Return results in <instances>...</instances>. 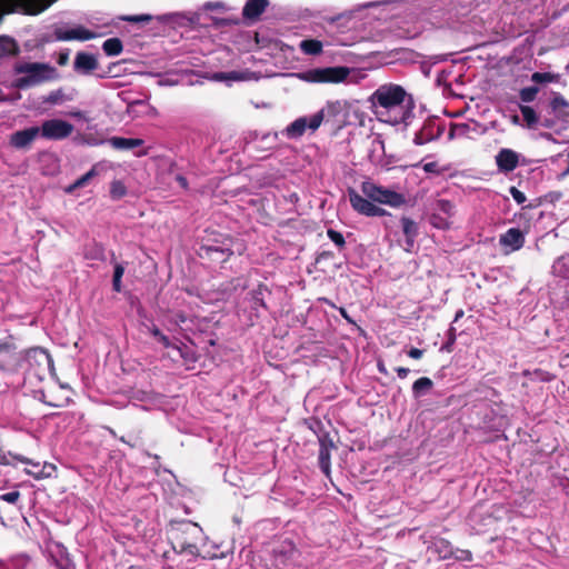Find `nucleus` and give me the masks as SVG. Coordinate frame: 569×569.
I'll return each instance as SVG.
<instances>
[{
	"mask_svg": "<svg viewBox=\"0 0 569 569\" xmlns=\"http://www.w3.org/2000/svg\"><path fill=\"white\" fill-rule=\"evenodd\" d=\"M73 68L83 74H90L98 68V60L96 56L91 53L79 52L76 57Z\"/></svg>",
	"mask_w": 569,
	"mask_h": 569,
	"instance_id": "412c9836",
	"label": "nucleus"
},
{
	"mask_svg": "<svg viewBox=\"0 0 569 569\" xmlns=\"http://www.w3.org/2000/svg\"><path fill=\"white\" fill-rule=\"evenodd\" d=\"M123 21L128 22H148L152 19L149 14H136V16H123L120 18Z\"/></svg>",
	"mask_w": 569,
	"mask_h": 569,
	"instance_id": "a18cd8bd",
	"label": "nucleus"
},
{
	"mask_svg": "<svg viewBox=\"0 0 569 569\" xmlns=\"http://www.w3.org/2000/svg\"><path fill=\"white\" fill-rule=\"evenodd\" d=\"M97 173H98V166H94L82 178H80L76 182H73V189L84 186L87 183V181L89 179H91L93 176H96Z\"/></svg>",
	"mask_w": 569,
	"mask_h": 569,
	"instance_id": "37998d69",
	"label": "nucleus"
},
{
	"mask_svg": "<svg viewBox=\"0 0 569 569\" xmlns=\"http://www.w3.org/2000/svg\"><path fill=\"white\" fill-rule=\"evenodd\" d=\"M177 181L179 182V184L182 187V188H187L188 187V182H187V179L182 176H178L177 177Z\"/></svg>",
	"mask_w": 569,
	"mask_h": 569,
	"instance_id": "052dcab7",
	"label": "nucleus"
},
{
	"mask_svg": "<svg viewBox=\"0 0 569 569\" xmlns=\"http://www.w3.org/2000/svg\"><path fill=\"white\" fill-rule=\"evenodd\" d=\"M433 383L431 379L427 377L419 378L415 381L412 386V392L416 398L421 397L422 395L427 393L431 388Z\"/></svg>",
	"mask_w": 569,
	"mask_h": 569,
	"instance_id": "cd10ccee",
	"label": "nucleus"
},
{
	"mask_svg": "<svg viewBox=\"0 0 569 569\" xmlns=\"http://www.w3.org/2000/svg\"><path fill=\"white\" fill-rule=\"evenodd\" d=\"M368 103L376 119L390 126H408L413 118V99L400 84L379 86L368 98Z\"/></svg>",
	"mask_w": 569,
	"mask_h": 569,
	"instance_id": "f257e3e1",
	"label": "nucleus"
},
{
	"mask_svg": "<svg viewBox=\"0 0 569 569\" xmlns=\"http://www.w3.org/2000/svg\"><path fill=\"white\" fill-rule=\"evenodd\" d=\"M332 448V441L320 439L319 466L326 476L330 475V451Z\"/></svg>",
	"mask_w": 569,
	"mask_h": 569,
	"instance_id": "5701e85b",
	"label": "nucleus"
},
{
	"mask_svg": "<svg viewBox=\"0 0 569 569\" xmlns=\"http://www.w3.org/2000/svg\"><path fill=\"white\" fill-rule=\"evenodd\" d=\"M555 276L569 279V256L559 257L552 264Z\"/></svg>",
	"mask_w": 569,
	"mask_h": 569,
	"instance_id": "a878e982",
	"label": "nucleus"
},
{
	"mask_svg": "<svg viewBox=\"0 0 569 569\" xmlns=\"http://www.w3.org/2000/svg\"><path fill=\"white\" fill-rule=\"evenodd\" d=\"M71 132V124L63 120L52 119L44 121L40 128V134L46 139H62Z\"/></svg>",
	"mask_w": 569,
	"mask_h": 569,
	"instance_id": "f8f14e48",
	"label": "nucleus"
},
{
	"mask_svg": "<svg viewBox=\"0 0 569 569\" xmlns=\"http://www.w3.org/2000/svg\"><path fill=\"white\" fill-rule=\"evenodd\" d=\"M112 284L117 292L121 291V279L113 278Z\"/></svg>",
	"mask_w": 569,
	"mask_h": 569,
	"instance_id": "4d7b16f0",
	"label": "nucleus"
},
{
	"mask_svg": "<svg viewBox=\"0 0 569 569\" xmlns=\"http://www.w3.org/2000/svg\"><path fill=\"white\" fill-rule=\"evenodd\" d=\"M56 0H0V16L21 11L38 14L49 8Z\"/></svg>",
	"mask_w": 569,
	"mask_h": 569,
	"instance_id": "423d86ee",
	"label": "nucleus"
},
{
	"mask_svg": "<svg viewBox=\"0 0 569 569\" xmlns=\"http://www.w3.org/2000/svg\"><path fill=\"white\" fill-rule=\"evenodd\" d=\"M16 43L9 37H0V58L14 53Z\"/></svg>",
	"mask_w": 569,
	"mask_h": 569,
	"instance_id": "f704fd0d",
	"label": "nucleus"
},
{
	"mask_svg": "<svg viewBox=\"0 0 569 569\" xmlns=\"http://www.w3.org/2000/svg\"><path fill=\"white\" fill-rule=\"evenodd\" d=\"M327 234H328V238L336 244L338 246L339 248L343 247L345 246V238L343 236L336 231V230H332V229H329L327 231Z\"/></svg>",
	"mask_w": 569,
	"mask_h": 569,
	"instance_id": "c03bdc74",
	"label": "nucleus"
},
{
	"mask_svg": "<svg viewBox=\"0 0 569 569\" xmlns=\"http://www.w3.org/2000/svg\"><path fill=\"white\" fill-rule=\"evenodd\" d=\"M147 153H148L147 150H139L138 152H136V156L142 157V156H146Z\"/></svg>",
	"mask_w": 569,
	"mask_h": 569,
	"instance_id": "338daca9",
	"label": "nucleus"
},
{
	"mask_svg": "<svg viewBox=\"0 0 569 569\" xmlns=\"http://www.w3.org/2000/svg\"><path fill=\"white\" fill-rule=\"evenodd\" d=\"M211 80L217 82H226L230 84L231 82L236 81H250V80H257L258 77L254 72H251L249 70L244 71H229V72H216L210 77Z\"/></svg>",
	"mask_w": 569,
	"mask_h": 569,
	"instance_id": "a211bd4d",
	"label": "nucleus"
},
{
	"mask_svg": "<svg viewBox=\"0 0 569 569\" xmlns=\"http://www.w3.org/2000/svg\"><path fill=\"white\" fill-rule=\"evenodd\" d=\"M186 321V318L182 315H179L177 320L174 321L176 325L183 323Z\"/></svg>",
	"mask_w": 569,
	"mask_h": 569,
	"instance_id": "0e129e2a",
	"label": "nucleus"
},
{
	"mask_svg": "<svg viewBox=\"0 0 569 569\" xmlns=\"http://www.w3.org/2000/svg\"><path fill=\"white\" fill-rule=\"evenodd\" d=\"M496 163L500 171H513L519 163V156L511 149H501L496 156Z\"/></svg>",
	"mask_w": 569,
	"mask_h": 569,
	"instance_id": "6ab92c4d",
	"label": "nucleus"
},
{
	"mask_svg": "<svg viewBox=\"0 0 569 569\" xmlns=\"http://www.w3.org/2000/svg\"><path fill=\"white\" fill-rule=\"evenodd\" d=\"M93 33L82 27H73V40H89Z\"/></svg>",
	"mask_w": 569,
	"mask_h": 569,
	"instance_id": "ea45409f",
	"label": "nucleus"
},
{
	"mask_svg": "<svg viewBox=\"0 0 569 569\" xmlns=\"http://www.w3.org/2000/svg\"><path fill=\"white\" fill-rule=\"evenodd\" d=\"M300 49L306 54H318L322 50V43L320 41L313 40V39L302 40L300 43Z\"/></svg>",
	"mask_w": 569,
	"mask_h": 569,
	"instance_id": "2f4dec72",
	"label": "nucleus"
},
{
	"mask_svg": "<svg viewBox=\"0 0 569 569\" xmlns=\"http://www.w3.org/2000/svg\"><path fill=\"white\" fill-rule=\"evenodd\" d=\"M408 356L412 359H420L423 356V350L418 348H411L408 351Z\"/></svg>",
	"mask_w": 569,
	"mask_h": 569,
	"instance_id": "09e8293b",
	"label": "nucleus"
},
{
	"mask_svg": "<svg viewBox=\"0 0 569 569\" xmlns=\"http://www.w3.org/2000/svg\"><path fill=\"white\" fill-rule=\"evenodd\" d=\"M19 499H20V492L18 490H12V491L0 495V500L8 502L10 505H16Z\"/></svg>",
	"mask_w": 569,
	"mask_h": 569,
	"instance_id": "79ce46f5",
	"label": "nucleus"
},
{
	"mask_svg": "<svg viewBox=\"0 0 569 569\" xmlns=\"http://www.w3.org/2000/svg\"><path fill=\"white\" fill-rule=\"evenodd\" d=\"M22 463L26 465L24 472L36 480H42L47 478H51L56 475L57 468L54 465L49 462H40L33 461L24 457V461Z\"/></svg>",
	"mask_w": 569,
	"mask_h": 569,
	"instance_id": "4468645a",
	"label": "nucleus"
},
{
	"mask_svg": "<svg viewBox=\"0 0 569 569\" xmlns=\"http://www.w3.org/2000/svg\"><path fill=\"white\" fill-rule=\"evenodd\" d=\"M124 273V267L120 263L114 266L113 278L121 279Z\"/></svg>",
	"mask_w": 569,
	"mask_h": 569,
	"instance_id": "8fccbe9b",
	"label": "nucleus"
},
{
	"mask_svg": "<svg viewBox=\"0 0 569 569\" xmlns=\"http://www.w3.org/2000/svg\"><path fill=\"white\" fill-rule=\"evenodd\" d=\"M415 243V238H406V250L411 251Z\"/></svg>",
	"mask_w": 569,
	"mask_h": 569,
	"instance_id": "13d9d810",
	"label": "nucleus"
},
{
	"mask_svg": "<svg viewBox=\"0 0 569 569\" xmlns=\"http://www.w3.org/2000/svg\"><path fill=\"white\" fill-rule=\"evenodd\" d=\"M296 548L291 541H284L279 549L274 550L276 565L286 566L295 557Z\"/></svg>",
	"mask_w": 569,
	"mask_h": 569,
	"instance_id": "b1692460",
	"label": "nucleus"
},
{
	"mask_svg": "<svg viewBox=\"0 0 569 569\" xmlns=\"http://www.w3.org/2000/svg\"><path fill=\"white\" fill-rule=\"evenodd\" d=\"M460 560H471V552L468 550L461 551Z\"/></svg>",
	"mask_w": 569,
	"mask_h": 569,
	"instance_id": "bf43d9fd",
	"label": "nucleus"
},
{
	"mask_svg": "<svg viewBox=\"0 0 569 569\" xmlns=\"http://www.w3.org/2000/svg\"><path fill=\"white\" fill-rule=\"evenodd\" d=\"M57 38L59 40H70L71 39V30H66L62 33H58Z\"/></svg>",
	"mask_w": 569,
	"mask_h": 569,
	"instance_id": "603ef678",
	"label": "nucleus"
},
{
	"mask_svg": "<svg viewBox=\"0 0 569 569\" xmlns=\"http://www.w3.org/2000/svg\"><path fill=\"white\" fill-rule=\"evenodd\" d=\"M396 371H397L398 377L401 378V379H405L408 376V373H409V369L408 368H403V367H398L396 369Z\"/></svg>",
	"mask_w": 569,
	"mask_h": 569,
	"instance_id": "3c124183",
	"label": "nucleus"
},
{
	"mask_svg": "<svg viewBox=\"0 0 569 569\" xmlns=\"http://www.w3.org/2000/svg\"><path fill=\"white\" fill-rule=\"evenodd\" d=\"M422 169L427 173H440L439 166L436 161H430V162L423 163Z\"/></svg>",
	"mask_w": 569,
	"mask_h": 569,
	"instance_id": "de8ad7c7",
	"label": "nucleus"
},
{
	"mask_svg": "<svg viewBox=\"0 0 569 569\" xmlns=\"http://www.w3.org/2000/svg\"><path fill=\"white\" fill-rule=\"evenodd\" d=\"M102 49L107 56H118L122 51V42L118 38H110L103 42Z\"/></svg>",
	"mask_w": 569,
	"mask_h": 569,
	"instance_id": "c85d7f7f",
	"label": "nucleus"
},
{
	"mask_svg": "<svg viewBox=\"0 0 569 569\" xmlns=\"http://www.w3.org/2000/svg\"><path fill=\"white\" fill-rule=\"evenodd\" d=\"M390 2L389 0H386V1H377V2H368V3H365L362 4L361 7L362 8H370V7H376V6H379V4H382V3H388Z\"/></svg>",
	"mask_w": 569,
	"mask_h": 569,
	"instance_id": "5fc2aeb1",
	"label": "nucleus"
},
{
	"mask_svg": "<svg viewBox=\"0 0 569 569\" xmlns=\"http://www.w3.org/2000/svg\"><path fill=\"white\" fill-rule=\"evenodd\" d=\"M269 6V0H248L243 7L242 16L246 19H257Z\"/></svg>",
	"mask_w": 569,
	"mask_h": 569,
	"instance_id": "4be33fe9",
	"label": "nucleus"
},
{
	"mask_svg": "<svg viewBox=\"0 0 569 569\" xmlns=\"http://www.w3.org/2000/svg\"><path fill=\"white\" fill-rule=\"evenodd\" d=\"M567 158H568V164H567V169L563 170L559 176H558V179H563L566 178L567 176H569V152L567 153Z\"/></svg>",
	"mask_w": 569,
	"mask_h": 569,
	"instance_id": "6e6d98bb",
	"label": "nucleus"
},
{
	"mask_svg": "<svg viewBox=\"0 0 569 569\" xmlns=\"http://www.w3.org/2000/svg\"><path fill=\"white\" fill-rule=\"evenodd\" d=\"M538 92L539 89L537 87H527L520 90L519 97L522 102L529 103L536 99Z\"/></svg>",
	"mask_w": 569,
	"mask_h": 569,
	"instance_id": "e433bc0d",
	"label": "nucleus"
},
{
	"mask_svg": "<svg viewBox=\"0 0 569 569\" xmlns=\"http://www.w3.org/2000/svg\"><path fill=\"white\" fill-rule=\"evenodd\" d=\"M126 193H127V188L121 181H119V180L112 181L111 187H110V194H111L112 199H120L123 196H126Z\"/></svg>",
	"mask_w": 569,
	"mask_h": 569,
	"instance_id": "4c0bfd02",
	"label": "nucleus"
},
{
	"mask_svg": "<svg viewBox=\"0 0 569 569\" xmlns=\"http://www.w3.org/2000/svg\"><path fill=\"white\" fill-rule=\"evenodd\" d=\"M130 113L141 112L143 114L156 117L158 114L157 109L147 103L146 101H134L129 106Z\"/></svg>",
	"mask_w": 569,
	"mask_h": 569,
	"instance_id": "bb28decb",
	"label": "nucleus"
},
{
	"mask_svg": "<svg viewBox=\"0 0 569 569\" xmlns=\"http://www.w3.org/2000/svg\"><path fill=\"white\" fill-rule=\"evenodd\" d=\"M27 375L39 381L52 375L53 361L42 348H32L26 355Z\"/></svg>",
	"mask_w": 569,
	"mask_h": 569,
	"instance_id": "20e7f679",
	"label": "nucleus"
},
{
	"mask_svg": "<svg viewBox=\"0 0 569 569\" xmlns=\"http://www.w3.org/2000/svg\"><path fill=\"white\" fill-rule=\"evenodd\" d=\"M350 204L355 211L367 217H381L388 214V212L373 203L366 196L359 194L356 190L350 189L348 191Z\"/></svg>",
	"mask_w": 569,
	"mask_h": 569,
	"instance_id": "1a4fd4ad",
	"label": "nucleus"
},
{
	"mask_svg": "<svg viewBox=\"0 0 569 569\" xmlns=\"http://www.w3.org/2000/svg\"><path fill=\"white\" fill-rule=\"evenodd\" d=\"M361 192L371 201L392 208H399L406 203V198L402 193L378 186L369 180L361 183Z\"/></svg>",
	"mask_w": 569,
	"mask_h": 569,
	"instance_id": "39448f33",
	"label": "nucleus"
},
{
	"mask_svg": "<svg viewBox=\"0 0 569 569\" xmlns=\"http://www.w3.org/2000/svg\"><path fill=\"white\" fill-rule=\"evenodd\" d=\"M510 194L518 204H522L527 200L525 193L516 187L510 188Z\"/></svg>",
	"mask_w": 569,
	"mask_h": 569,
	"instance_id": "49530a36",
	"label": "nucleus"
},
{
	"mask_svg": "<svg viewBox=\"0 0 569 569\" xmlns=\"http://www.w3.org/2000/svg\"><path fill=\"white\" fill-rule=\"evenodd\" d=\"M455 214V206L449 200H438L435 212L430 217V223L437 229H449L452 224L451 218Z\"/></svg>",
	"mask_w": 569,
	"mask_h": 569,
	"instance_id": "9b49d317",
	"label": "nucleus"
},
{
	"mask_svg": "<svg viewBox=\"0 0 569 569\" xmlns=\"http://www.w3.org/2000/svg\"><path fill=\"white\" fill-rule=\"evenodd\" d=\"M550 106H551L552 110L558 111V110H560L562 108H567L568 107V102L566 101V99L561 94L557 93L551 99Z\"/></svg>",
	"mask_w": 569,
	"mask_h": 569,
	"instance_id": "a19ab883",
	"label": "nucleus"
},
{
	"mask_svg": "<svg viewBox=\"0 0 569 569\" xmlns=\"http://www.w3.org/2000/svg\"><path fill=\"white\" fill-rule=\"evenodd\" d=\"M320 126L321 114L313 113L310 117H300L296 119L283 130V134L289 139H298L303 136L307 129L313 132Z\"/></svg>",
	"mask_w": 569,
	"mask_h": 569,
	"instance_id": "9d476101",
	"label": "nucleus"
},
{
	"mask_svg": "<svg viewBox=\"0 0 569 569\" xmlns=\"http://www.w3.org/2000/svg\"><path fill=\"white\" fill-rule=\"evenodd\" d=\"M377 152L385 153V142L380 136L373 138L371 142V158L373 161Z\"/></svg>",
	"mask_w": 569,
	"mask_h": 569,
	"instance_id": "58836bf2",
	"label": "nucleus"
},
{
	"mask_svg": "<svg viewBox=\"0 0 569 569\" xmlns=\"http://www.w3.org/2000/svg\"><path fill=\"white\" fill-rule=\"evenodd\" d=\"M520 111L528 128H535L538 123V114L529 106H520Z\"/></svg>",
	"mask_w": 569,
	"mask_h": 569,
	"instance_id": "7c9ffc66",
	"label": "nucleus"
},
{
	"mask_svg": "<svg viewBox=\"0 0 569 569\" xmlns=\"http://www.w3.org/2000/svg\"><path fill=\"white\" fill-rule=\"evenodd\" d=\"M150 332L153 337H156L159 340V342H161L163 345V347H166V348L172 347L169 338L167 336H164L163 333H161V331L158 328L152 327L150 329ZM173 349L177 350L181 357L183 356L181 352V349L179 347L173 346Z\"/></svg>",
	"mask_w": 569,
	"mask_h": 569,
	"instance_id": "c9c22d12",
	"label": "nucleus"
},
{
	"mask_svg": "<svg viewBox=\"0 0 569 569\" xmlns=\"http://www.w3.org/2000/svg\"><path fill=\"white\" fill-rule=\"evenodd\" d=\"M108 143L118 150H131L141 147L143 140L138 138L112 137L108 140Z\"/></svg>",
	"mask_w": 569,
	"mask_h": 569,
	"instance_id": "393cba45",
	"label": "nucleus"
},
{
	"mask_svg": "<svg viewBox=\"0 0 569 569\" xmlns=\"http://www.w3.org/2000/svg\"><path fill=\"white\" fill-rule=\"evenodd\" d=\"M440 128L436 126L435 122L429 121L426 122L418 132H416L413 137V142L417 146H422L427 142L437 139L440 136Z\"/></svg>",
	"mask_w": 569,
	"mask_h": 569,
	"instance_id": "aec40b11",
	"label": "nucleus"
},
{
	"mask_svg": "<svg viewBox=\"0 0 569 569\" xmlns=\"http://www.w3.org/2000/svg\"><path fill=\"white\" fill-rule=\"evenodd\" d=\"M449 553H450L449 546H446V551L443 553H441V557L447 558Z\"/></svg>",
	"mask_w": 569,
	"mask_h": 569,
	"instance_id": "774afa93",
	"label": "nucleus"
},
{
	"mask_svg": "<svg viewBox=\"0 0 569 569\" xmlns=\"http://www.w3.org/2000/svg\"><path fill=\"white\" fill-rule=\"evenodd\" d=\"M40 134V128L30 127L11 134L10 143L17 149L28 147Z\"/></svg>",
	"mask_w": 569,
	"mask_h": 569,
	"instance_id": "f3484780",
	"label": "nucleus"
},
{
	"mask_svg": "<svg viewBox=\"0 0 569 569\" xmlns=\"http://www.w3.org/2000/svg\"><path fill=\"white\" fill-rule=\"evenodd\" d=\"M24 461V457L20 455H16L11 451H6L3 449H0V465L3 466H16L17 462Z\"/></svg>",
	"mask_w": 569,
	"mask_h": 569,
	"instance_id": "c756f323",
	"label": "nucleus"
},
{
	"mask_svg": "<svg viewBox=\"0 0 569 569\" xmlns=\"http://www.w3.org/2000/svg\"><path fill=\"white\" fill-rule=\"evenodd\" d=\"M525 233L518 228H510L499 237V244L506 253L521 249L525 244Z\"/></svg>",
	"mask_w": 569,
	"mask_h": 569,
	"instance_id": "2eb2a0df",
	"label": "nucleus"
},
{
	"mask_svg": "<svg viewBox=\"0 0 569 569\" xmlns=\"http://www.w3.org/2000/svg\"><path fill=\"white\" fill-rule=\"evenodd\" d=\"M439 543L443 547V548H441V551H440L443 553L446 551V546H448V545L445 540H440Z\"/></svg>",
	"mask_w": 569,
	"mask_h": 569,
	"instance_id": "69168bd1",
	"label": "nucleus"
},
{
	"mask_svg": "<svg viewBox=\"0 0 569 569\" xmlns=\"http://www.w3.org/2000/svg\"><path fill=\"white\" fill-rule=\"evenodd\" d=\"M172 18V14H163V16H159L157 17V19L160 21V22H168L170 21Z\"/></svg>",
	"mask_w": 569,
	"mask_h": 569,
	"instance_id": "680f3d73",
	"label": "nucleus"
},
{
	"mask_svg": "<svg viewBox=\"0 0 569 569\" xmlns=\"http://www.w3.org/2000/svg\"><path fill=\"white\" fill-rule=\"evenodd\" d=\"M207 8H209V9H220V8H222V3H220V2L208 3Z\"/></svg>",
	"mask_w": 569,
	"mask_h": 569,
	"instance_id": "e2e57ef3",
	"label": "nucleus"
},
{
	"mask_svg": "<svg viewBox=\"0 0 569 569\" xmlns=\"http://www.w3.org/2000/svg\"><path fill=\"white\" fill-rule=\"evenodd\" d=\"M299 79L309 83H339L343 81L359 82L366 77L361 71L348 67L313 68L297 74Z\"/></svg>",
	"mask_w": 569,
	"mask_h": 569,
	"instance_id": "f03ea898",
	"label": "nucleus"
},
{
	"mask_svg": "<svg viewBox=\"0 0 569 569\" xmlns=\"http://www.w3.org/2000/svg\"><path fill=\"white\" fill-rule=\"evenodd\" d=\"M14 72L18 74L16 87L26 89L53 80L58 73L54 67L41 62H18L14 66Z\"/></svg>",
	"mask_w": 569,
	"mask_h": 569,
	"instance_id": "7ed1b4c3",
	"label": "nucleus"
},
{
	"mask_svg": "<svg viewBox=\"0 0 569 569\" xmlns=\"http://www.w3.org/2000/svg\"><path fill=\"white\" fill-rule=\"evenodd\" d=\"M68 59H69L68 52H62V53H60L58 62H59V64L63 66V64H67Z\"/></svg>",
	"mask_w": 569,
	"mask_h": 569,
	"instance_id": "864d4df0",
	"label": "nucleus"
},
{
	"mask_svg": "<svg viewBox=\"0 0 569 569\" xmlns=\"http://www.w3.org/2000/svg\"><path fill=\"white\" fill-rule=\"evenodd\" d=\"M559 74L552 72H533L531 74V81L535 83H551L558 82Z\"/></svg>",
	"mask_w": 569,
	"mask_h": 569,
	"instance_id": "473e14b6",
	"label": "nucleus"
},
{
	"mask_svg": "<svg viewBox=\"0 0 569 569\" xmlns=\"http://www.w3.org/2000/svg\"><path fill=\"white\" fill-rule=\"evenodd\" d=\"M351 108V103L346 100H337L328 102L321 110L316 114H321V122L323 120L337 119L342 116L341 121L346 120V113Z\"/></svg>",
	"mask_w": 569,
	"mask_h": 569,
	"instance_id": "dca6fc26",
	"label": "nucleus"
},
{
	"mask_svg": "<svg viewBox=\"0 0 569 569\" xmlns=\"http://www.w3.org/2000/svg\"><path fill=\"white\" fill-rule=\"evenodd\" d=\"M200 528L194 523H186L184 529L180 533L177 530L171 531V541H172V548L180 553H187L192 557H197L199 555L198 547L193 541H187L186 539H182L181 535L186 533L189 537L193 538L198 535H200Z\"/></svg>",
	"mask_w": 569,
	"mask_h": 569,
	"instance_id": "0eeeda50",
	"label": "nucleus"
},
{
	"mask_svg": "<svg viewBox=\"0 0 569 569\" xmlns=\"http://www.w3.org/2000/svg\"><path fill=\"white\" fill-rule=\"evenodd\" d=\"M401 223H402V231H403L406 238H416V236L418 234L417 223L412 219L407 218V217H403L401 219Z\"/></svg>",
	"mask_w": 569,
	"mask_h": 569,
	"instance_id": "72a5a7b5",
	"label": "nucleus"
},
{
	"mask_svg": "<svg viewBox=\"0 0 569 569\" xmlns=\"http://www.w3.org/2000/svg\"><path fill=\"white\" fill-rule=\"evenodd\" d=\"M47 552L49 558L58 569H70V558L67 547L56 540L47 542Z\"/></svg>",
	"mask_w": 569,
	"mask_h": 569,
	"instance_id": "ddd939ff",
	"label": "nucleus"
},
{
	"mask_svg": "<svg viewBox=\"0 0 569 569\" xmlns=\"http://www.w3.org/2000/svg\"><path fill=\"white\" fill-rule=\"evenodd\" d=\"M73 131H77V139L82 143L99 144L103 142L91 121L81 112L73 111Z\"/></svg>",
	"mask_w": 569,
	"mask_h": 569,
	"instance_id": "6e6552de",
	"label": "nucleus"
}]
</instances>
